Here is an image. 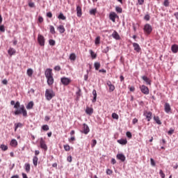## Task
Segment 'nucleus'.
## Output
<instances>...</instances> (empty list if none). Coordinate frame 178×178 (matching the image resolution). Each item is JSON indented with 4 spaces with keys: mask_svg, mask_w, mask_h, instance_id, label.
Listing matches in <instances>:
<instances>
[{
    "mask_svg": "<svg viewBox=\"0 0 178 178\" xmlns=\"http://www.w3.org/2000/svg\"><path fill=\"white\" fill-rule=\"evenodd\" d=\"M84 80L87 81L88 80V70H87V74L84 75Z\"/></svg>",
    "mask_w": 178,
    "mask_h": 178,
    "instance_id": "55",
    "label": "nucleus"
},
{
    "mask_svg": "<svg viewBox=\"0 0 178 178\" xmlns=\"http://www.w3.org/2000/svg\"><path fill=\"white\" fill-rule=\"evenodd\" d=\"M112 173H113L112 170H111V169H107L106 170V175H112Z\"/></svg>",
    "mask_w": 178,
    "mask_h": 178,
    "instance_id": "54",
    "label": "nucleus"
},
{
    "mask_svg": "<svg viewBox=\"0 0 178 178\" xmlns=\"http://www.w3.org/2000/svg\"><path fill=\"white\" fill-rule=\"evenodd\" d=\"M63 147H64L65 151H67V152L70 151V145H64Z\"/></svg>",
    "mask_w": 178,
    "mask_h": 178,
    "instance_id": "41",
    "label": "nucleus"
},
{
    "mask_svg": "<svg viewBox=\"0 0 178 178\" xmlns=\"http://www.w3.org/2000/svg\"><path fill=\"white\" fill-rule=\"evenodd\" d=\"M143 30L146 34H149L150 33H152V26L149 24H146Z\"/></svg>",
    "mask_w": 178,
    "mask_h": 178,
    "instance_id": "3",
    "label": "nucleus"
},
{
    "mask_svg": "<svg viewBox=\"0 0 178 178\" xmlns=\"http://www.w3.org/2000/svg\"><path fill=\"white\" fill-rule=\"evenodd\" d=\"M95 145H97V140H92V144H91L92 148H94V147H95Z\"/></svg>",
    "mask_w": 178,
    "mask_h": 178,
    "instance_id": "49",
    "label": "nucleus"
},
{
    "mask_svg": "<svg viewBox=\"0 0 178 178\" xmlns=\"http://www.w3.org/2000/svg\"><path fill=\"white\" fill-rule=\"evenodd\" d=\"M42 130H43L44 131H48V130H49V126H48L47 124L42 125Z\"/></svg>",
    "mask_w": 178,
    "mask_h": 178,
    "instance_id": "35",
    "label": "nucleus"
},
{
    "mask_svg": "<svg viewBox=\"0 0 178 178\" xmlns=\"http://www.w3.org/2000/svg\"><path fill=\"white\" fill-rule=\"evenodd\" d=\"M38 22L39 23H42V22H44V18L42 17H39Z\"/></svg>",
    "mask_w": 178,
    "mask_h": 178,
    "instance_id": "60",
    "label": "nucleus"
},
{
    "mask_svg": "<svg viewBox=\"0 0 178 178\" xmlns=\"http://www.w3.org/2000/svg\"><path fill=\"white\" fill-rule=\"evenodd\" d=\"M154 120L156 122V123L157 124H162V122H161V120H159V117L154 116Z\"/></svg>",
    "mask_w": 178,
    "mask_h": 178,
    "instance_id": "27",
    "label": "nucleus"
},
{
    "mask_svg": "<svg viewBox=\"0 0 178 178\" xmlns=\"http://www.w3.org/2000/svg\"><path fill=\"white\" fill-rule=\"evenodd\" d=\"M151 19V17L149 15H146L144 17V20H146V22H149V19Z\"/></svg>",
    "mask_w": 178,
    "mask_h": 178,
    "instance_id": "46",
    "label": "nucleus"
},
{
    "mask_svg": "<svg viewBox=\"0 0 178 178\" xmlns=\"http://www.w3.org/2000/svg\"><path fill=\"white\" fill-rule=\"evenodd\" d=\"M47 17H49V18L52 17V13L51 12L47 13Z\"/></svg>",
    "mask_w": 178,
    "mask_h": 178,
    "instance_id": "63",
    "label": "nucleus"
},
{
    "mask_svg": "<svg viewBox=\"0 0 178 178\" xmlns=\"http://www.w3.org/2000/svg\"><path fill=\"white\" fill-rule=\"evenodd\" d=\"M165 112L169 113L172 108H170V104L169 103H165L164 106Z\"/></svg>",
    "mask_w": 178,
    "mask_h": 178,
    "instance_id": "14",
    "label": "nucleus"
},
{
    "mask_svg": "<svg viewBox=\"0 0 178 178\" xmlns=\"http://www.w3.org/2000/svg\"><path fill=\"white\" fill-rule=\"evenodd\" d=\"M86 113L91 115L92 113H94V109L92 108L87 107L86 109Z\"/></svg>",
    "mask_w": 178,
    "mask_h": 178,
    "instance_id": "19",
    "label": "nucleus"
},
{
    "mask_svg": "<svg viewBox=\"0 0 178 178\" xmlns=\"http://www.w3.org/2000/svg\"><path fill=\"white\" fill-rule=\"evenodd\" d=\"M30 169H31L30 163H25V170L26 173H30Z\"/></svg>",
    "mask_w": 178,
    "mask_h": 178,
    "instance_id": "30",
    "label": "nucleus"
},
{
    "mask_svg": "<svg viewBox=\"0 0 178 178\" xmlns=\"http://www.w3.org/2000/svg\"><path fill=\"white\" fill-rule=\"evenodd\" d=\"M40 148H42V149H44V151L48 150V146H47V144L45 143V140H44L43 138H40Z\"/></svg>",
    "mask_w": 178,
    "mask_h": 178,
    "instance_id": "4",
    "label": "nucleus"
},
{
    "mask_svg": "<svg viewBox=\"0 0 178 178\" xmlns=\"http://www.w3.org/2000/svg\"><path fill=\"white\" fill-rule=\"evenodd\" d=\"M118 17V14L115 13V12H112L110 13L109 15V18H110V20H112V22L113 23H115V22H116V18Z\"/></svg>",
    "mask_w": 178,
    "mask_h": 178,
    "instance_id": "11",
    "label": "nucleus"
},
{
    "mask_svg": "<svg viewBox=\"0 0 178 178\" xmlns=\"http://www.w3.org/2000/svg\"><path fill=\"white\" fill-rule=\"evenodd\" d=\"M57 30H58L60 34H63V33L66 31V29H65V26H63V25H60L59 26H58Z\"/></svg>",
    "mask_w": 178,
    "mask_h": 178,
    "instance_id": "21",
    "label": "nucleus"
},
{
    "mask_svg": "<svg viewBox=\"0 0 178 178\" xmlns=\"http://www.w3.org/2000/svg\"><path fill=\"white\" fill-rule=\"evenodd\" d=\"M0 31H1V33H5V26H0Z\"/></svg>",
    "mask_w": 178,
    "mask_h": 178,
    "instance_id": "51",
    "label": "nucleus"
},
{
    "mask_svg": "<svg viewBox=\"0 0 178 178\" xmlns=\"http://www.w3.org/2000/svg\"><path fill=\"white\" fill-rule=\"evenodd\" d=\"M14 108H15V109H17L18 108H20V102H17L15 103V104L14 105Z\"/></svg>",
    "mask_w": 178,
    "mask_h": 178,
    "instance_id": "48",
    "label": "nucleus"
},
{
    "mask_svg": "<svg viewBox=\"0 0 178 178\" xmlns=\"http://www.w3.org/2000/svg\"><path fill=\"white\" fill-rule=\"evenodd\" d=\"M90 54L92 59H96L97 58V54L94 52L92 50H90Z\"/></svg>",
    "mask_w": 178,
    "mask_h": 178,
    "instance_id": "31",
    "label": "nucleus"
},
{
    "mask_svg": "<svg viewBox=\"0 0 178 178\" xmlns=\"http://www.w3.org/2000/svg\"><path fill=\"white\" fill-rule=\"evenodd\" d=\"M81 133H83V134H88V133H90V127H88V125H87V124H83V128L81 131Z\"/></svg>",
    "mask_w": 178,
    "mask_h": 178,
    "instance_id": "9",
    "label": "nucleus"
},
{
    "mask_svg": "<svg viewBox=\"0 0 178 178\" xmlns=\"http://www.w3.org/2000/svg\"><path fill=\"white\" fill-rule=\"evenodd\" d=\"M47 80V84L48 86H52V84H54V76H49L47 78H46Z\"/></svg>",
    "mask_w": 178,
    "mask_h": 178,
    "instance_id": "17",
    "label": "nucleus"
},
{
    "mask_svg": "<svg viewBox=\"0 0 178 178\" xmlns=\"http://www.w3.org/2000/svg\"><path fill=\"white\" fill-rule=\"evenodd\" d=\"M133 47L134 48V51L136 52H140V51H141V47H140V45L138 43H133Z\"/></svg>",
    "mask_w": 178,
    "mask_h": 178,
    "instance_id": "15",
    "label": "nucleus"
},
{
    "mask_svg": "<svg viewBox=\"0 0 178 178\" xmlns=\"http://www.w3.org/2000/svg\"><path fill=\"white\" fill-rule=\"evenodd\" d=\"M159 175H160L161 178H165V173H163V171L162 170H160Z\"/></svg>",
    "mask_w": 178,
    "mask_h": 178,
    "instance_id": "47",
    "label": "nucleus"
},
{
    "mask_svg": "<svg viewBox=\"0 0 178 178\" xmlns=\"http://www.w3.org/2000/svg\"><path fill=\"white\" fill-rule=\"evenodd\" d=\"M77 97H80L81 95V89H79V90L76 92Z\"/></svg>",
    "mask_w": 178,
    "mask_h": 178,
    "instance_id": "56",
    "label": "nucleus"
},
{
    "mask_svg": "<svg viewBox=\"0 0 178 178\" xmlns=\"http://www.w3.org/2000/svg\"><path fill=\"white\" fill-rule=\"evenodd\" d=\"M95 13H97V8H94L90 10V15H95Z\"/></svg>",
    "mask_w": 178,
    "mask_h": 178,
    "instance_id": "43",
    "label": "nucleus"
},
{
    "mask_svg": "<svg viewBox=\"0 0 178 178\" xmlns=\"http://www.w3.org/2000/svg\"><path fill=\"white\" fill-rule=\"evenodd\" d=\"M106 84L109 87L110 92L115 91V86L112 84V82L111 81H107Z\"/></svg>",
    "mask_w": 178,
    "mask_h": 178,
    "instance_id": "12",
    "label": "nucleus"
},
{
    "mask_svg": "<svg viewBox=\"0 0 178 178\" xmlns=\"http://www.w3.org/2000/svg\"><path fill=\"white\" fill-rule=\"evenodd\" d=\"M44 75L46 79L48 77H51L54 76V74L52 73V69L47 68L44 72Z\"/></svg>",
    "mask_w": 178,
    "mask_h": 178,
    "instance_id": "10",
    "label": "nucleus"
},
{
    "mask_svg": "<svg viewBox=\"0 0 178 178\" xmlns=\"http://www.w3.org/2000/svg\"><path fill=\"white\" fill-rule=\"evenodd\" d=\"M115 10L118 12V13H122L123 12V9H122L120 7H116Z\"/></svg>",
    "mask_w": 178,
    "mask_h": 178,
    "instance_id": "44",
    "label": "nucleus"
},
{
    "mask_svg": "<svg viewBox=\"0 0 178 178\" xmlns=\"http://www.w3.org/2000/svg\"><path fill=\"white\" fill-rule=\"evenodd\" d=\"M112 37L115 38V40H120V35H119V33L116 31H114L112 33Z\"/></svg>",
    "mask_w": 178,
    "mask_h": 178,
    "instance_id": "22",
    "label": "nucleus"
},
{
    "mask_svg": "<svg viewBox=\"0 0 178 178\" xmlns=\"http://www.w3.org/2000/svg\"><path fill=\"white\" fill-rule=\"evenodd\" d=\"M49 29H50V33H51V34H55L56 33L55 31V27H54V26H50Z\"/></svg>",
    "mask_w": 178,
    "mask_h": 178,
    "instance_id": "40",
    "label": "nucleus"
},
{
    "mask_svg": "<svg viewBox=\"0 0 178 178\" xmlns=\"http://www.w3.org/2000/svg\"><path fill=\"white\" fill-rule=\"evenodd\" d=\"M15 131H16L17 130V129H19V127H23V124L18 122V123L15 124Z\"/></svg>",
    "mask_w": 178,
    "mask_h": 178,
    "instance_id": "33",
    "label": "nucleus"
},
{
    "mask_svg": "<svg viewBox=\"0 0 178 178\" xmlns=\"http://www.w3.org/2000/svg\"><path fill=\"white\" fill-rule=\"evenodd\" d=\"M95 70H99V67H101V63L96 62L94 64Z\"/></svg>",
    "mask_w": 178,
    "mask_h": 178,
    "instance_id": "34",
    "label": "nucleus"
},
{
    "mask_svg": "<svg viewBox=\"0 0 178 178\" xmlns=\"http://www.w3.org/2000/svg\"><path fill=\"white\" fill-rule=\"evenodd\" d=\"M100 42H101V37L97 36V37L96 38V39H95V44L96 45H99V44H100Z\"/></svg>",
    "mask_w": 178,
    "mask_h": 178,
    "instance_id": "37",
    "label": "nucleus"
},
{
    "mask_svg": "<svg viewBox=\"0 0 178 178\" xmlns=\"http://www.w3.org/2000/svg\"><path fill=\"white\" fill-rule=\"evenodd\" d=\"M49 44H50V45H52V46L55 45V40H49Z\"/></svg>",
    "mask_w": 178,
    "mask_h": 178,
    "instance_id": "59",
    "label": "nucleus"
},
{
    "mask_svg": "<svg viewBox=\"0 0 178 178\" xmlns=\"http://www.w3.org/2000/svg\"><path fill=\"white\" fill-rule=\"evenodd\" d=\"M140 90L143 94H145V95H148V94H149V89L145 85L140 86Z\"/></svg>",
    "mask_w": 178,
    "mask_h": 178,
    "instance_id": "6",
    "label": "nucleus"
},
{
    "mask_svg": "<svg viewBox=\"0 0 178 178\" xmlns=\"http://www.w3.org/2000/svg\"><path fill=\"white\" fill-rule=\"evenodd\" d=\"M135 90H136V88H134V86L129 87V91L134 92V91Z\"/></svg>",
    "mask_w": 178,
    "mask_h": 178,
    "instance_id": "61",
    "label": "nucleus"
},
{
    "mask_svg": "<svg viewBox=\"0 0 178 178\" xmlns=\"http://www.w3.org/2000/svg\"><path fill=\"white\" fill-rule=\"evenodd\" d=\"M10 145H11V147H14V148H16V147H17V140H16V139H12L10 143Z\"/></svg>",
    "mask_w": 178,
    "mask_h": 178,
    "instance_id": "23",
    "label": "nucleus"
},
{
    "mask_svg": "<svg viewBox=\"0 0 178 178\" xmlns=\"http://www.w3.org/2000/svg\"><path fill=\"white\" fill-rule=\"evenodd\" d=\"M29 8H35V4L33 1H29Z\"/></svg>",
    "mask_w": 178,
    "mask_h": 178,
    "instance_id": "45",
    "label": "nucleus"
},
{
    "mask_svg": "<svg viewBox=\"0 0 178 178\" xmlns=\"http://www.w3.org/2000/svg\"><path fill=\"white\" fill-rule=\"evenodd\" d=\"M143 115L146 118V120H147V122H151V119H152V112L144 111Z\"/></svg>",
    "mask_w": 178,
    "mask_h": 178,
    "instance_id": "5",
    "label": "nucleus"
},
{
    "mask_svg": "<svg viewBox=\"0 0 178 178\" xmlns=\"http://www.w3.org/2000/svg\"><path fill=\"white\" fill-rule=\"evenodd\" d=\"M60 81H61L62 84H63V86H69V84H70V83H72V80H70V79L66 78V77L61 78Z\"/></svg>",
    "mask_w": 178,
    "mask_h": 178,
    "instance_id": "8",
    "label": "nucleus"
},
{
    "mask_svg": "<svg viewBox=\"0 0 178 178\" xmlns=\"http://www.w3.org/2000/svg\"><path fill=\"white\" fill-rule=\"evenodd\" d=\"M73 158L72 157V156H68L67 158V162H72Z\"/></svg>",
    "mask_w": 178,
    "mask_h": 178,
    "instance_id": "58",
    "label": "nucleus"
},
{
    "mask_svg": "<svg viewBox=\"0 0 178 178\" xmlns=\"http://www.w3.org/2000/svg\"><path fill=\"white\" fill-rule=\"evenodd\" d=\"M8 54L10 55V56H12L16 54V49L10 47L9 49L8 50Z\"/></svg>",
    "mask_w": 178,
    "mask_h": 178,
    "instance_id": "18",
    "label": "nucleus"
},
{
    "mask_svg": "<svg viewBox=\"0 0 178 178\" xmlns=\"http://www.w3.org/2000/svg\"><path fill=\"white\" fill-rule=\"evenodd\" d=\"M150 163L152 166H155V161H154V159H150Z\"/></svg>",
    "mask_w": 178,
    "mask_h": 178,
    "instance_id": "57",
    "label": "nucleus"
},
{
    "mask_svg": "<svg viewBox=\"0 0 178 178\" xmlns=\"http://www.w3.org/2000/svg\"><path fill=\"white\" fill-rule=\"evenodd\" d=\"M76 15L78 17H81V15H83L81 7L80 6H76Z\"/></svg>",
    "mask_w": 178,
    "mask_h": 178,
    "instance_id": "16",
    "label": "nucleus"
},
{
    "mask_svg": "<svg viewBox=\"0 0 178 178\" xmlns=\"http://www.w3.org/2000/svg\"><path fill=\"white\" fill-rule=\"evenodd\" d=\"M0 148L2 151H8V145H1Z\"/></svg>",
    "mask_w": 178,
    "mask_h": 178,
    "instance_id": "38",
    "label": "nucleus"
},
{
    "mask_svg": "<svg viewBox=\"0 0 178 178\" xmlns=\"http://www.w3.org/2000/svg\"><path fill=\"white\" fill-rule=\"evenodd\" d=\"M34 106V102H30L27 106H26V109H33V107Z\"/></svg>",
    "mask_w": 178,
    "mask_h": 178,
    "instance_id": "29",
    "label": "nucleus"
},
{
    "mask_svg": "<svg viewBox=\"0 0 178 178\" xmlns=\"http://www.w3.org/2000/svg\"><path fill=\"white\" fill-rule=\"evenodd\" d=\"M138 5H144V0H138Z\"/></svg>",
    "mask_w": 178,
    "mask_h": 178,
    "instance_id": "62",
    "label": "nucleus"
},
{
    "mask_svg": "<svg viewBox=\"0 0 178 178\" xmlns=\"http://www.w3.org/2000/svg\"><path fill=\"white\" fill-rule=\"evenodd\" d=\"M116 158L119 161H121V162H124V161H126V156L123 154H118Z\"/></svg>",
    "mask_w": 178,
    "mask_h": 178,
    "instance_id": "13",
    "label": "nucleus"
},
{
    "mask_svg": "<svg viewBox=\"0 0 178 178\" xmlns=\"http://www.w3.org/2000/svg\"><path fill=\"white\" fill-rule=\"evenodd\" d=\"M142 79H143L144 81H145V83H146L147 84H148L149 86H151V80L149 79V78H147V77L145 76H142Z\"/></svg>",
    "mask_w": 178,
    "mask_h": 178,
    "instance_id": "24",
    "label": "nucleus"
},
{
    "mask_svg": "<svg viewBox=\"0 0 178 178\" xmlns=\"http://www.w3.org/2000/svg\"><path fill=\"white\" fill-rule=\"evenodd\" d=\"M33 163L34 166H37V165H38V157H37V156H33Z\"/></svg>",
    "mask_w": 178,
    "mask_h": 178,
    "instance_id": "26",
    "label": "nucleus"
},
{
    "mask_svg": "<svg viewBox=\"0 0 178 178\" xmlns=\"http://www.w3.org/2000/svg\"><path fill=\"white\" fill-rule=\"evenodd\" d=\"M171 51L173 52V54H177L178 53V45L177 44H173L171 47Z\"/></svg>",
    "mask_w": 178,
    "mask_h": 178,
    "instance_id": "20",
    "label": "nucleus"
},
{
    "mask_svg": "<svg viewBox=\"0 0 178 178\" xmlns=\"http://www.w3.org/2000/svg\"><path fill=\"white\" fill-rule=\"evenodd\" d=\"M70 60H76V54L72 53L70 55Z\"/></svg>",
    "mask_w": 178,
    "mask_h": 178,
    "instance_id": "36",
    "label": "nucleus"
},
{
    "mask_svg": "<svg viewBox=\"0 0 178 178\" xmlns=\"http://www.w3.org/2000/svg\"><path fill=\"white\" fill-rule=\"evenodd\" d=\"M58 19H60L61 20H66V17L63 15V13H60L58 15Z\"/></svg>",
    "mask_w": 178,
    "mask_h": 178,
    "instance_id": "39",
    "label": "nucleus"
},
{
    "mask_svg": "<svg viewBox=\"0 0 178 178\" xmlns=\"http://www.w3.org/2000/svg\"><path fill=\"white\" fill-rule=\"evenodd\" d=\"M174 16L175 17V19H177V20H178V12L175 13Z\"/></svg>",
    "mask_w": 178,
    "mask_h": 178,
    "instance_id": "64",
    "label": "nucleus"
},
{
    "mask_svg": "<svg viewBox=\"0 0 178 178\" xmlns=\"http://www.w3.org/2000/svg\"><path fill=\"white\" fill-rule=\"evenodd\" d=\"M126 134H127V137H128V138H131L132 135L130 131H127Z\"/></svg>",
    "mask_w": 178,
    "mask_h": 178,
    "instance_id": "53",
    "label": "nucleus"
},
{
    "mask_svg": "<svg viewBox=\"0 0 178 178\" xmlns=\"http://www.w3.org/2000/svg\"><path fill=\"white\" fill-rule=\"evenodd\" d=\"M169 3H170L169 0H165L164 2H163V5H164L166 8H168V6H169Z\"/></svg>",
    "mask_w": 178,
    "mask_h": 178,
    "instance_id": "50",
    "label": "nucleus"
},
{
    "mask_svg": "<svg viewBox=\"0 0 178 178\" xmlns=\"http://www.w3.org/2000/svg\"><path fill=\"white\" fill-rule=\"evenodd\" d=\"M113 119H116L118 120L119 119V115L116 113H113L112 114Z\"/></svg>",
    "mask_w": 178,
    "mask_h": 178,
    "instance_id": "42",
    "label": "nucleus"
},
{
    "mask_svg": "<svg viewBox=\"0 0 178 178\" xmlns=\"http://www.w3.org/2000/svg\"><path fill=\"white\" fill-rule=\"evenodd\" d=\"M38 41L41 47H44L45 45V38L42 35H38Z\"/></svg>",
    "mask_w": 178,
    "mask_h": 178,
    "instance_id": "7",
    "label": "nucleus"
},
{
    "mask_svg": "<svg viewBox=\"0 0 178 178\" xmlns=\"http://www.w3.org/2000/svg\"><path fill=\"white\" fill-rule=\"evenodd\" d=\"M33 69L31 68L28 69L26 71V74H28L29 77H31V76H33Z\"/></svg>",
    "mask_w": 178,
    "mask_h": 178,
    "instance_id": "32",
    "label": "nucleus"
},
{
    "mask_svg": "<svg viewBox=\"0 0 178 178\" xmlns=\"http://www.w3.org/2000/svg\"><path fill=\"white\" fill-rule=\"evenodd\" d=\"M54 70H56V72H60V66L57 65V66L54 67Z\"/></svg>",
    "mask_w": 178,
    "mask_h": 178,
    "instance_id": "52",
    "label": "nucleus"
},
{
    "mask_svg": "<svg viewBox=\"0 0 178 178\" xmlns=\"http://www.w3.org/2000/svg\"><path fill=\"white\" fill-rule=\"evenodd\" d=\"M22 113L23 116L26 118L27 111H26V108H24V105H22L19 109L15 111V115H20Z\"/></svg>",
    "mask_w": 178,
    "mask_h": 178,
    "instance_id": "1",
    "label": "nucleus"
},
{
    "mask_svg": "<svg viewBox=\"0 0 178 178\" xmlns=\"http://www.w3.org/2000/svg\"><path fill=\"white\" fill-rule=\"evenodd\" d=\"M92 95H93L92 102H97V90H93Z\"/></svg>",
    "mask_w": 178,
    "mask_h": 178,
    "instance_id": "28",
    "label": "nucleus"
},
{
    "mask_svg": "<svg viewBox=\"0 0 178 178\" xmlns=\"http://www.w3.org/2000/svg\"><path fill=\"white\" fill-rule=\"evenodd\" d=\"M118 143H119V144H121V145H126V144H127V140L120 139L118 140Z\"/></svg>",
    "mask_w": 178,
    "mask_h": 178,
    "instance_id": "25",
    "label": "nucleus"
},
{
    "mask_svg": "<svg viewBox=\"0 0 178 178\" xmlns=\"http://www.w3.org/2000/svg\"><path fill=\"white\" fill-rule=\"evenodd\" d=\"M45 97L47 101H51L55 97V92L52 90L47 89L45 91Z\"/></svg>",
    "mask_w": 178,
    "mask_h": 178,
    "instance_id": "2",
    "label": "nucleus"
}]
</instances>
